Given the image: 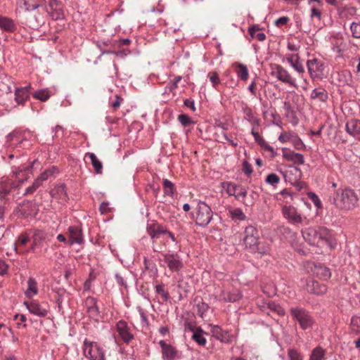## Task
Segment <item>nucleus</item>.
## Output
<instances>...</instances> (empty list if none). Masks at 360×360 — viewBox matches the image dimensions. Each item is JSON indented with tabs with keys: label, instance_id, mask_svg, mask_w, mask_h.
I'll use <instances>...</instances> for the list:
<instances>
[{
	"label": "nucleus",
	"instance_id": "obj_1",
	"mask_svg": "<svg viewBox=\"0 0 360 360\" xmlns=\"http://www.w3.org/2000/svg\"><path fill=\"white\" fill-rule=\"evenodd\" d=\"M330 200L338 208L350 210L358 206L359 198L353 189L346 188L338 189Z\"/></svg>",
	"mask_w": 360,
	"mask_h": 360
},
{
	"label": "nucleus",
	"instance_id": "obj_2",
	"mask_svg": "<svg viewBox=\"0 0 360 360\" xmlns=\"http://www.w3.org/2000/svg\"><path fill=\"white\" fill-rule=\"evenodd\" d=\"M302 234L310 245H328L331 240L330 231L323 226L306 228L302 230Z\"/></svg>",
	"mask_w": 360,
	"mask_h": 360
},
{
	"label": "nucleus",
	"instance_id": "obj_3",
	"mask_svg": "<svg viewBox=\"0 0 360 360\" xmlns=\"http://www.w3.org/2000/svg\"><path fill=\"white\" fill-rule=\"evenodd\" d=\"M243 234V241L246 249L251 253L266 254V249L262 245L259 233L255 226H248Z\"/></svg>",
	"mask_w": 360,
	"mask_h": 360
},
{
	"label": "nucleus",
	"instance_id": "obj_4",
	"mask_svg": "<svg viewBox=\"0 0 360 360\" xmlns=\"http://www.w3.org/2000/svg\"><path fill=\"white\" fill-rule=\"evenodd\" d=\"M21 22L32 30H38L45 23V9H28L21 15Z\"/></svg>",
	"mask_w": 360,
	"mask_h": 360
},
{
	"label": "nucleus",
	"instance_id": "obj_5",
	"mask_svg": "<svg viewBox=\"0 0 360 360\" xmlns=\"http://www.w3.org/2000/svg\"><path fill=\"white\" fill-rule=\"evenodd\" d=\"M290 314L293 320L298 322L302 330L311 328L314 323V319L304 308L291 307L290 309Z\"/></svg>",
	"mask_w": 360,
	"mask_h": 360
},
{
	"label": "nucleus",
	"instance_id": "obj_6",
	"mask_svg": "<svg viewBox=\"0 0 360 360\" xmlns=\"http://www.w3.org/2000/svg\"><path fill=\"white\" fill-rule=\"evenodd\" d=\"M83 352L89 360H106L103 348L97 342L87 339L84 341Z\"/></svg>",
	"mask_w": 360,
	"mask_h": 360
},
{
	"label": "nucleus",
	"instance_id": "obj_7",
	"mask_svg": "<svg viewBox=\"0 0 360 360\" xmlns=\"http://www.w3.org/2000/svg\"><path fill=\"white\" fill-rule=\"evenodd\" d=\"M212 216L213 212L211 207L204 202H199L196 207V224L202 227H206L211 221Z\"/></svg>",
	"mask_w": 360,
	"mask_h": 360
},
{
	"label": "nucleus",
	"instance_id": "obj_8",
	"mask_svg": "<svg viewBox=\"0 0 360 360\" xmlns=\"http://www.w3.org/2000/svg\"><path fill=\"white\" fill-rule=\"evenodd\" d=\"M271 75L277 78L283 83L288 84L290 86L296 87L295 79L291 77L290 73L281 65H274L272 68Z\"/></svg>",
	"mask_w": 360,
	"mask_h": 360
},
{
	"label": "nucleus",
	"instance_id": "obj_9",
	"mask_svg": "<svg viewBox=\"0 0 360 360\" xmlns=\"http://www.w3.org/2000/svg\"><path fill=\"white\" fill-rule=\"evenodd\" d=\"M18 213L25 218H34L38 212L39 208L37 203L34 201H24L20 203L18 207Z\"/></svg>",
	"mask_w": 360,
	"mask_h": 360
},
{
	"label": "nucleus",
	"instance_id": "obj_10",
	"mask_svg": "<svg viewBox=\"0 0 360 360\" xmlns=\"http://www.w3.org/2000/svg\"><path fill=\"white\" fill-rule=\"evenodd\" d=\"M25 131L15 129L9 133L6 136V143L8 146L14 148H20L27 139L24 137Z\"/></svg>",
	"mask_w": 360,
	"mask_h": 360
},
{
	"label": "nucleus",
	"instance_id": "obj_11",
	"mask_svg": "<svg viewBox=\"0 0 360 360\" xmlns=\"http://www.w3.org/2000/svg\"><path fill=\"white\" fill-rule=\"evenodd\" d=\"M45 12L48 13L53 20L64 18V13L61 4L58 0H49L48 5L44 7Z\"/></svg>",
	"mask_w": 360,
	"mask_h": 360
},
{
	"label": "nucleus",
	"instance_id": "obj_12",
	"mask_svg": "<svg viewBox=\"0 0 360 360\" xmlns=\"http://www.w3.org/2000/svg\"><path fill=\"white\" fill-rule=\"evenodd\" d=\"M28 311L37 316L45 317L48 314V304L46 303L39 304L37 301L25 302Z\"/></svg>",
	"mask_w": 360,
	"mask_h": 360
},
{
	"label": "nucleus",
	"instance_id": "obj_13",
	"mask_svg": "<svg viewBox=\"0 0 360 360\" xmlns=\"http://www.w3.org/2000/svg\"><path fill=\"white\" fill-rule=\"evenodd\" d=\"M162 255L164 257L163 260L170 271L178 272L183 268V262L178 254H163Z\"/></svg>",
	"mask_w": 360,
	"mask_h": 360
},
{
	"label": "nucleus",
	"instance_id": "obj_14",
	"mask_svg": "<svg viewBox=\"0 0 360 360\" xmlns=\"http://www.w3.org/2000/svg\"><path fill=\"white\" fill-rule=\"evenodd\" d=\"M116 328L120 337L125 343H129L134 338L131 328L125 321H119L116 324Z\"/></svg>",
	"mask_w": 360,
	"mask_h": 360
},
{
	"label": "nucleus",
	"instance_id": "obj_15",
	"mask_svg": "<svg viewBox=\"0 0 360 360\" xmlns=\"http://www.w3.org/2000/svg\"><path fill=\"white\" fill-rule=\"evenodd\" d=\"M17 181L5 182L0 185V197L6 201L9 200L11 196L14 198L13 193L18 188Z\"/></svg>",
	"mask_w": 360,
	"mask_h": 360
},
{
	"label": "nucleus",
	"instance_id": "obj_16",
	"mask_svg": "<svg viewBox=\"0 0 360 360\" xmlns=\"http://www.w3.org/2000/svg\"><path fill=\"white\" fill-rule=\"evenodd\" d=\"M68 231L69 234L68 243L70 245L73 244L82 245L84 243L81 228L75 226H70L68 227Z\"/></svg>",
	"mask_w": 360,
	"mask_h": 360
},
{
	"label": "nucleus",
	"instance_id": "obj_17",
	"mask_svg": "<svg viewBox=\"0 0 360 360\" xmlns=\"http://www.w3.org/2000/svg\"><path fill=\"white\" fill-rule=\"evenodd\" d=\"M307 66L311 77L319 78L323 74V65L317 58H313L308 60L307 62Z\"/></svg>",
	"mask_w": 360,
	"mask_h": 360
},
{
	"label": "nucleus",
	"instance_id": "obj_18",
	"mask_svg": "<svg viewBox=\"0 0 360 360\" xmlns=\"http://www.w3.org/2000/svg\"><path fill=\"white\" fill-rule=\"evenodd\" d=\"M282 213L285 219L292 224H300L302 222V217L297 211V209L292 206H284L282 209Z\"/></svg>",
	"mask_w": 360,
	"mask_h": 360
},
{
	"label": "nucleus",
	"instance_id": "obj_19",
	"mask_svg": "<svg viewBox=\"0 0 360 360\" xmlns=\"http://www.w3.org/2000/svg\"><path fill=\"white\" fill-rule=\"evenodd\" d=\"M146 231L152 239L158 238L161 234L167 232L166 226L156 221H152L147 224Z\"/></svg>",
	"mask_w": 360,
	"mask_h": 360
},
{
	"label": "nucleus",
	"instance_id": "obj_20",
	"mask_svg": "<svg viewBox=\"0 0 360 360\" xmlns=\"http://www.w3.org/2000/svg\"><path fill=\"white\" fill-rule=\"evenodd\" d=\"M162 348V357L167 360H174L177 357L178 351L170 344L166 343L165 340L159 342Z\"/></svg>",
	"mask_w": 360,
	"mask_h": 360
},
{
	"label": "nucleus",
	"instance_id": "obj_21",
	"mask_svg": "<svg viewBox=\"0 0 360 360\" xmlns=\"http://www.w3.org/2000/svg\"><path fill=\"white\" fill-rule=\"evenodd\" d=\"M283 156L288 161L292 162L294 164L303 165L304 163V156L299 153H295L290 149H283Z\"/></svg>",
	"mask_w": 360,
	"mask_h": 360
},
{
	"label": "nucleus",
	"instance_id": "obj_22",
	"mask_svg": "<svg viewBox=\"0 0 360 360\" xmlns=\"http://www.w3.org/2000/svg\"><path fill=\"white\" fill-rule=\"evenodd\" d=\"M86 311L91 318H96L99 315V309L97 306V299L94 297H88L84 302Z\"/></svg>",
	"mask_w": 360,
	"mask_h": 360
},
{
	"label": "nucleus",
	"instance_id": "obj_23",
	"mask_svg": "<svg viewBox=\"0 0 360 360\" xmlns=\"http://www.w3.org/2000/svg\"><path fill=\"white\" fill-rule=\"evenodd\" d=\"M345 129L347 132L360 140V121L358 120H350L346 123Z\"/></svg>",
	"mask_w": 360,
	"mask_h": 360
},
{
	"label": "nucleus",
	"instance_id": "obj_24",
	"mask_svg": "<svg viewBox=\"0 0 360 360\" xmlns=\"http://www.w3.org/2000/svg\"><path fill=\"white\" fill-rule=\"evenodd\" d=\"M307 290L312 294L321 295L327 292V287L323 283L312 281L307 284Z\"/></svg>",
	"mask_w": 360,
	"mask_h": 360
},
{
	"label": "nucleus",
	"instance_id": "obj_25",
	"mask_svg": "<svg viewBox=\"0 0 360 360\" xmlns=\"http://www.w3.org/2000/svg\"><path fill=\"white\" fill-rule=\"evenodd\" d=\"M221 299L226 302H235L241 298V293L238 289H233L231 291L223 290L221 293Z\"/></svg>",
	"mask_w": 360,
	"mask_h": 360
},
{
	"label": "nucleus",
	"instance_id": "obj_26",
	"mask_svg": "<svg viewBox=\"0 0 360 360\" xmlns=\"http://www.w3.org/2000/svg\"><path fill=\"white\" fill-rule=\"evenodd\" d=\"M212 336L220 340L221 342L228 343L231 342V337L227 331L223 330L218 326H214L211 330Z\"/></svg>",
	"mask_w": 360,
	"mask_h": 360
},
{
	"label": "nucleus",
	"instance_id": "obj_27",
	"mask_svg": "<svg viewBox=\"0 0 360 360\" xmlns=\"http://www.w3.org/2000/svg\"><path fill=\"white\" fill-rule=\"evenodd\" d=\"M314 273L323 280H328L331 276L329 268L321 263L314 264Z\"/></svg>",
	"mask_w": 360,
	"mask_h": 360
},
{
	"label": "nucleus",
	"instance_id": "obj_28",
	"mask_svg": "<svg viewBox=\"0 0 360 360\" xmlns=\"http://www.w3.org/2000/svg\"><path fill=\"white\" fill-rule=\"evenodd\" d=\"M0 28L6 32H13L16 30L17 26L12 19L0 16Z\"/></svg>",
	"mask_w": 360,
	"mask_h": 360
},
{
	"label": "nucleus",
	"instance_id": "obj_29",
	"mask_svg": "<svg viewBox=\"0 0 360 360\" xmlns=\"http://www.w3.org/2000/svg\"><path fill=\"white\" fill-rule=\"evenodd\" d=\"M29 98L30 95L27 94V91L25 90V89H15V101L18 105H25Z\"/></svg>",
	"mask_w": 360,
	"mask_h": 360
},
{
	"label": "nucleus",
	"instance_id": "obj_30",
	"mask_svg": "<svg viewBox=\"0 0 360 360\" xmlns=\"http://www.w3.org/2000/svg\"><path fill=\"white\" fill-rule=\"evenodd\" d=\"M251 134L254 136L255 141L257 143H258L264 150L272 153L273 156H274L275 152L274 148L264 141V139L259 135L258 131H256L254 129H252Z\"/></svg>",
	"mask_w": 360,
	"mask_h": 360
},
{
	"label": "nucleus",
	"instance_id": "obj_31",
	"mask_svg": "<svg viewBox=\"0 0 360 360\" xmlns=\"http://www.w3.org/2000/svg\"><path fill=\"white\" fill-rule=\"evenodd\" d=\"M287 61L299 73H303L304 68L300 60L298 54H291L287 57Z\"/></svg>",
	"mask_w": 360,
	"mask_h": 360
},
{
	"label": "nucleus",
	"instance_id": "obj_32",
	"mask_svg": "<svg viewBox=\"0 0 360 360\" xmlns=\"http://www.w3.org/2000/svg\"><path fill=\"white\" fill-rule=\"evenodd\" d=\"M32 165L29 166L24 167L22 169H19L15 172V176L18 179V186L20 184L26 181L29 177L30 174L32 173Z\"/></svg>",
	"mask_w": 360,
	"mask_h": 360
},
{
	"label": "nucleus",
	"instance_id": "obj_33",
	"mask_svg": "<svg viewBox=\"0 0 360 360\" xmlns=\"http://www.w3.org/2000/svg\"><path fill=\"white\" fill-rule=\"evenodd\" d=\"M310 97L314 100L326 102L328 98V94L327 91L323 88H316L311 91Z\"/></svg>",
	"mask_w": 360,
	"mask_h": 360
},
{
	"label": "nucleus",
	"instance_id": "obj_34",
	"mask_svg": "<svg viewBox=\"0 0 360 360\" xmlns=\"http://www.w3.org/2000/svg\"><path fill=\"white\" fill-rule=\"evenodd\" d=\"M17 4L20 8H24L25 11L28 9L40 8L43 6L39 5L37 0H18Z\"/></svg>",
	"mask_w": 360,
	"mask_h": 360
},
{
	"label": "nucleus",
	"instance_id": "obj_35",
	"mask_svg": "<svg viewBox=\"0 0 360 360\" xmlns=\"http://www.w3.org/2000/svg\"><path fill=\"white\" fill-rule=\"evenodd\" d=\"M38 292L37 283L33 278H30L27 281V289L25 295L27 297L31 298Z\"/></svg>",
	"mask_w": 360,
	"mask_h": 360
},
{
	"label": "nucleus",
	"instance_id": "obj_36",
	"mask_svg": "<svg viewBox=\"0 0 360 360\" xmlns=\"http://www.w3.org/2000/svg\"><path fill=\"white\" fill-rule=\"evenodd\" d=\"M86 156H88L91 160V163L95 169L96 174H101L103 171V164L97 158L96 155L93 153H87Z\"/></svg>",
	"mask_w": 360,
	"mask_h": 360
},
{
	"label": "nucleus",
	"instance_id": "obj_37",
	"mask_svg": "<svg viewBox=\"0 0 360 360\" xmlns=\"http://www.w3.org/2000/svg\"><path fill=\"white\" fill-rule=\"evenodd\" d=\"M194 302L196 303V309L198 315L202 319L204 318L205 314L209 309V305L203 302L201 299L195 297Z\"/></svg>",
	"mask_w": 360,
	"mask_h": 360
},
{
	"label": "nucleus",
	"instance_id": "obj_38",
	"mask_svg": "<svg viewBox=\"0 0 360 360\" xmlns=\"http://www.w3.org/2000/svg\"><path fill=\"white\" fill-rule=\"evenodd\" d=\"M234 65L236 68H237L236 73L238 77L241 80L246 81L249 76L247 66L240 63H236Z\"/></svg>",
	"mask_w": 360,
	"mask_h": 360
},
{
	"label": "nucleus",
	"instance_id": "obj_39",
	"mask_svg": "<svg viewBox=\"0 0 360 360\" xmlns=\"http://www.w3.org/2000/svg\"><path fill=\"white\" fill-rule=\"evenodd\" d=\"M51 195L57 194L59 198L62 200H67L68 198L67 193V187L65 184H60L54 188V189L51 192Z\"/></svg>",
	"mask_w": 360,
	"mask_h": 360
},
{
	"label": "nucleus",
	"instance_id": "obj_40",
	"mask_svg": "<svg viewBox=\"0 0 360 360\" xmlns=\"http://www.w3.org/2000/svg\"><path fill=\"white\" fill-rule=\"evenodd\" d=\"M350 329L352 333L360 335V314L351 318Z\"/></svg>",
	"mask_w": 360,
	"mask_h": 360
},
{
	"label": "nucleus",
	"instance_id": "obj_41",
	"mask_svg": "<svg viewBox=\"0 0 360 360\" xmlns=\"http://www.w3.org/2000/svg\"><path fill=\"white\" fill-rule=\"evenodd\" d=\"M203 333L202 328L198 327L192 335V339L200 346H204L207 342Z\"/></svg>",
	"mask_w": 360,
	"mask_h": 360
},
{
	"label": "nucleus",
	"instance_id": "obj_42",
	"mask_svg": "<svg viewBox=\"0 0 360 360\" xmlns=\"http://www.w3.org/2000/svg\"><path fill=\"white\" fill-rule=\"evenodd\" d=\"M46 238V233L42 230H35L32 236V240L37 243L39 245H41Z\"/></svg>",
	"mask_w": 360,
	"mask_h": 360
},
{
	"label": "nucleus",
	"instance_id": "obj_43",
	"mask_svg": "<svg viewBox=\"0 0 360 360\" xmlns=\"http://www.w3.org/2000/svg\"><path fill=\"white\" fill-rule=\"evenodd\" d=\"M49 91L47 89H40L33 94V97L41 101H46L50 98Z\"/></svg>",
	"mask_w": 360,
	"mask_h": 360
},
{
	"label": "nucleus",
	"instance_id": "obj_44",
	"mask_svg": "<svg viewBox=\"0 0 360 360\" xmlns=\"http://www.w3.org/2000/svg\"><path fill=\"white\" fill-rule=\"evenodd\" d=\"M164 192L169 196H172L174 193V184L168 179H164L162 182Z\"/></svg>",
	"mask_w": 360,
	"mask_h": 360
},
{
	"label": "nucleus",
	"instance_id": "obj_45",
	"mask_svg": "<svg viewBox=\"0 0 360 360\" xmlns=\"http://www.w3.org/2000/svg\"><path fill=\"white\" fill-rule=\"evenodd\" d=\"M325 352L321 347H316L313 349L309 360H324Z\"/></svg>",
	"mask_w": 360,
	"mask_h": 360
},
{
	"label": "nucleus",
	"instance_id": "obj_46",
	"mask_svg": "<svg viewBox=\"0 0 360 360\" xmlns=\"http://www.w3.org/2000/svg\"><path fill=\"white\" fill-rule=\"evenodd\" d=\"M238 184H235L231 182H224L222 183L223 188L226 190V192L229 196H234L236 192Z\"/></svg>",
	"mask_w": 360,
	"mask_h": 360
},
{
	"label": "nucleus",
	"instance_id": "obj_47",
	"mask_svg": "<svg viewBox=\"0 0 360 360\" xmlns=\"http://www.w3.org/2000/svg\"><path fill=\"white\" fill-rule=\"evenodd\" d=\"M266 306L270 311L276 312L279 315H283L285 313L284 309L274 302L269 301L266 303Z\"/></svg>",
	"mask_w": 360,
	"mask_h": 360
},
{
	"label": "nucleus",
	"instance_id": "obj_48",
	"mask_svg": "<svg viewBox=\"0 0 360 360\" xmlns=\"http://www.w3.org/2000/svg\"><path fill=\"white\" fill-rule=\"evenodd\" d=\"M42 182L43 181L37 177V179L33 182L32 185L26 188L23 193V195L34 193L42 184Z\"/></svg>",
	"mask_w": 360,
	"mask_h": 360
},
{
	"label": "nucleus",
	"instance_id": "obj_49",
	"mask_svg": "<svg viewBox=\"0 0 360 360\" xmlns=\"http://www.w3.org/2000/svg\"><path fill=\"white\" fill-rule=\"evenodd\" d=\"M178 120L181 124V125L184 127H188L193 124L194 122L192 119L186 114H181L178 116Z\"/></svg>",
	"mask_w": 360,
	"mask_h": 360
},
{
	"label": "nucleus",
	"instance_id": "obj_50",
	"mask_svg": "<svg viewBox=\"0 0 360 360\" xmlns=\"http://www.w3.org/2000/svg\"><path fill=\"white\" fill-rule=\"evenodd\" d=\"M350 30L354 38L360 39V22H353L350 25Z\"/></svg>",
	"mask_w": 360,
	"mask_h": 360
},
{
	"label": "nucleus",
	"instance_id": "obj_51",
	"mask_svg": "<svg viewBox=\"0 0 360 360\" xmlns=\"http://www.w3.org/2000/svg\"><path fill=\"white\" fill-rule=\"evenodd\" d=\"M288 356L289 360H303V355L295 349H288Z\"/></svg>",
	"mask_w": 360,
	"mask_h": 360
},
{
	"label": "nucleus",
	"instance_id": "obj_52",
	"mask_svg": "<svg viewBox=\"0 0 360 360\" xmlns=\"http://www.w3.org/2000/svg\"><path fill=\"white\" fill-rule=\"evenodd\" d=\"M247 193H248L247 190L244 186H243L241 185H238L237 188H236V192L235 194V198L236 200H240L241 198L244 199L246 197Z\"/></svg>",
	"mask_w": 360,
	"mask_h": 360
},
{
	"label": "nucleus",
	"instance_id": "obj_53",
	"mask_svg": "<svg viewBox=\"0 0 360 360\" xmlns=\"http://www.w3.org/2000/svg\"><path fill=\"white\" fill-rule=\"evenodd\" d=\"M231 215L233 219L243 220L245 218V215L240 208H236L231 212Z\"/></svg>",
	"mask_w": 360,
	"mask_h": 360
},
{
	"label": "nucleus",
	"instance_id": "obj_54",
	"mask_svg": "<svg viewBox=\"0 0 360 360\" xmlns=\"http://www.w3.org/2000/svg\"><path fill=\"white\" fill-rule=\"evenodd\" d=\"M155 291L157 293L160 294L162 297L163 298V300L165 302H167L169 298V295L168 292L165 291L163 286L162 285H158L155 286Z\"/></svg>",
	"mask_w": 360,
	"mask_h": 360
},
{
	"label": "nucleus",
	"instance_id": "obj_55",
	"mask_svg": "<svg viewBox=\"0 0 360 360\" xmlns=\"http://www.w3.org/2000/svg\"><path fill=\"white\" fill-rule=\"evenodd\" d=\"M266 182L270 185H275L280 182V178L276 174L271 173L266 176Z\"/></svg>",
	"mask_w": 360,
	"mask_h": 360
},
{
	"label": "nucleus",
	"instance_id": "obj_56",
	"mask_svg": "<svg viewBox=\"0 0 360 360\" xmlns=\"http://www.w3.org/2000/svg\"><path fill=\"white\" fill-rule=\"evenodd\" d=\"M308 196L316 207H317L318 208H320L321 207V202L319 197L314 193L309 192L308 193Z\"/></svg>",
	"mask_w": 360,
	"mask_h": 360
},
{
	"label": "nucleus",
	"instance_id": "obj_57",
	"mask_svg": "<svg viewBox=\"0 0 360 360\" xmlns=\"http://www.w3.org/2000/svg\"><path fill=\"white\" fill-rule=\"evenodd\" d=\"M310 18L311 19L316 18L319 21H320L322 18V13L318 8L313 7L311 8Z\"/></svg>",
	"mask_w": 360,
	"mask_h": 360
},
{
	"label": "nucleus",
	"instance_id": "obj_58",
	"mask_svg": "<svg viewBox=\"0 0 360 360\" xmlns=\"http://www.w3.org/2000/svg\"><path fill=\"white\" fill-rule=\"evenodd\" d=\"M209 77L214 87H216V86L220 83V79L217 72H210Z\"/></svg>",
	"mask_w": 360,
	"mask_h": 360
},
{
	"label": "nucleus",
	"instance_id": "obj_59",
	"mask_svg": "<svg viewBox=\"0 0 360 360\" xmlns=\"http://www.w3.org/2000/svg\"><path fill=\"white\" fill-rule=\"evenodd\" d=\"M243 172L246 175H250L252 173V167L251 165L247 161L244 160L243 162Z\"/></svg>",
	"mask_w": 360,
	"mask_h": 360
},
{
	"label": "nucleus",
	"instance_id": "obj_60",
	"mask_svg": "<svg viewBox=\"0 0 360 360\" xmlns=\"http://www.w3.org/2000/svg\"><path fill=\"white\" fill-rule=\"evenodd\" d=\"M144 266L146 269L151 271L154 270L155 274L158 272L155 264L152 261L148 260L146 258H144Z\"/></svg>",
	"mask_w": 360,
	"mask_h": 360
},
{
	"label": "nucleus",
	"instance_id": "obj_61",
	"mask_svg": "<svg viewBox=\"0 0 360 360\" xmlns=\"http://www.w3.org/2000/svg\"><path fill=\"white\" fill-rule=\"evenodd\" d=\"M184 328L186 331H191L194 333L195 331V326L188 319L184 321Z\"/></svg>",
	"mask_w": 360,
	"mask_h": 360
},
{
	"label": "nucleus",
	"instance_id": "obj_62",
	"mask_svg": "<svg viewBox=\"0 0 360 360\" xmlns=\"http://www.w3.org/2000/svg\"><path fill=\"white\" fill-rule=\"evenodd\" d=\"M289 21V18L287 17V16H283V17H281L279 18L278 19H277L275 22V25L277 26V27H281L283 25H285Z\"/></svg>",
	"mask_w": 360,
	"mask_h": 360
},
{
	"label": "nucleus",
	"instance_id": "obj_63",
	"mask_svg": "<svg viewBox=\"0 0 360 360\" xmlns=\"http://www.w3.org/2000/svg\"><path fill=\"white\" fill-rule=\"evenodd\" d=\"M115 97V99L111 103V106L114 108H117L120 107L123 98L117 94H116Z\"/></svg>",
	"mask_w": 360,
	"mask_h": 360
},
{
	"label": "nucleus",
	"instance_id": "obj_64",
	"mask_svg": "<svg viewBox=\"0 0 360 360\" xmlns=\"http://www.w3.org/2000/svg\"><path fill=\"white\" fill-rule=\"evenodd\" d=\"M184 103L185 106L189 108L193 112L195 111L196 108L193 99H186L184 100Z\"/></svg>",
	"mask_w": 360,
	"mask_h": 360
}]
</instances>
